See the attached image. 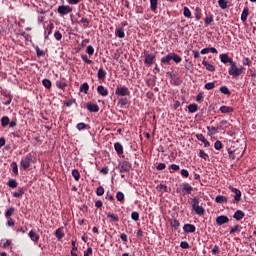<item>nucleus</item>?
Returning a JSON list of instances; mask_svg holds the SVG:
<instances>
[{"instance_id":"f257e3e1","label":"nucleus","mask_w":256,"mask_h":256,"mask_svg":"<svg viewBox=\"0 0 256 256\" xmlns=\"http://www.w3.org/2000/svg\"><path fill=\"white\" fill-rule=\"evenodd\" d=\"M171 61H174V63H181L183 59L181 58V56H179V54L171 52L168 53L166 56H163L160 60L161 65H170Z\"/></svg>"},{"instance_id":"f03ea898","label":"nucleus","mask_w":256,"mask_h":256,"mask_svg":"<svg viewBox=\"0 0 256 256\" xmlns=\"http://www.w3.org/2000/svg\"><path fill=\"white\" fill-rule=\"evenodd\" d=\"M243 71H245V68L243 66L238 67L237 62H233L230 64V67L228 68V73L231 77L234 79H237L240 75H243Z\"/></svg>"},{"instance_id":"7ed1b4c3","label":"nucleus","mask_w":256,"mask_h":256,"mask_svg":"<svg viewBox=\"0 0 256 256\" xmlns=\"http://www.w3.org/2000/svg\"><path fill=\"white\" fill-rule=\"evenodd\" d=\"M199 203H201L199 197L192 198V211H194L196 215H199V217H203V215H205V208L199 205Z\"/></svg>"},{"instance_id":"20e7f679","label":"nucleus","mask_w":256,"mask_h":256,"mask_svg":"<svg viewBox=\"0 0 256 256\" xmlns=\"http://www.w3.org/2000/svg\"><path fill=\"white\" fill-rule=\"evenodd\" d=\"M119 173H131L133 169V164L129 160L120 161L118 164Z\"/></svg>"},{"instance_id":"39448f33","label":"nucleus","mask_w":256,"mask_h":256,"mask_svg":"<svg viewBox=\"0 0 256 256\" xmlns=\"http://www.w3.org/2000/svg\"><path fill=\"white\" fill-rule=\"evenodd\" d=\"M115 95H117V97H129L131 95V91L127 86L120 85L116 87Z\"/></svg>"},{"instance_id":"423d86ee","label":"nucleus","mask_w":256,"mask_h":256,"mask_svg":"<svg viewBox=\"0 0 256 256\" xmlns=\"http://www.w3.org/2000/svg\"><path fill=\"white\" fill-rule=\"evenodd\" d=\"M33 162V154L28 153L22 160L20 161L21 167L24 169V171H27L29 167H31V163Z\"/></svg>"},{"instance_id":"0eeeda50","label":"nucleus","mask_w":256,"mask_h":256,"mask_svg":"<svg viewBox=\"0 0 256 256\" xmlns=\"http://www.w3.org/2000/svg\"><path fill=\"white\" fill-rule=\"evenodd\" d=\"M59 15H61L62 17H65V15H69V13L73 12V8H71V6L69 5H61L58 7L57 9Z\"/></svg>"},{"instance_id":"6e6552de","label":"nucleus","mask_w":256,"mask_h":256,"mask_svg":"<svg viewBox=\"0 0 256 256\" xmlns=\"http://www.w3.org/2000/svg\"><path fill=\"white\" fill-rule=\"evenodd\" d=\"M144 57V65H147L148 67H151V65L155 63V59H157L155 54H145Z\"/></svg>"},{"instance_id":"1a4fd4ad","label":"nucleus","mask_w":256,"mask_h":256,"mask_svg":"<svg viewBox=\"0 0 256 256\" xmlns=\"http://www.w3.org/2000/svg\"><path fill=\"white\" fill-rule=\"evenodd\" d=\"M181 190L183 195H191V193H193V186L187 182H184L181 184Z\"/></svg>"},{"instance_id":"9d476101","label":"nucleus","mask_w":256,"mask_h":256,"mask_svg":"<svg viewBox=\"0 0 256 256\" xmlns=\"http://www.w3.org/2000/svg\"><path fill=\"white\" fill-rule=\"evenodd\" d=\"M219 57L221 63H223L224 65H227V63L231 65L234 62L233 58L229 57V54H220Z\"/></svg>"},{"instance_id":"9b49d317","label":"nucleus","mask_w":256,"mask_h":256,"mask_svg":"<svg viewBox=\"0 0 256 256\" xmlns=\"http://www.w3.org/2000/svg\"><path fill=\"white\" fill-rule=\"evenodd\" d=\"M225 223H229V217L225 215L218 216L216 218V224L221 227V225H225Z\"/></svg>"},{"instance_id":"f8f14e48","label":"nucleus","mask_w":256,"mask_h":256,"mask_svg":"<svg viewBox=\"0 0 256 256\" xmlns=\"http://www.w3.org/2000/svg\"><path fill=\"white\" fill-rule=\"evenodd\" d=\"M230 190L232 193L235 194L234 201H236V203H239L241 201V190L233 187H230Z\"/></svg>"},{"instance_id":"ddd939ff","label":"nucleus","mask_w":256,"mask_h":256,"mask_svg":"<svg viewBox=\"0 0 256 256\" xmlns=\"http://www.w3.org/2000/svg\"><path fill=\"white\" fill-rule=\"evenodd\" d=\"M86 107L90 113H99V105L97 104L88 102Z\"/></svg>"},{"instance_id":"4468645a","label":"nucleus","mask_w":256,"mask_h":256,"mask_svg":"<svg viewBox=\"0 0 256 256\" xmlns=\"http://www.w3.org/2000/svg\"><path fill=\"white\" fill-rule=\"evenodd\" d=\"M183 230L185 233H195V231H197V227L193 224H185L183 226Z\"/></svg>"},{"instance_id":"2eb2a0df","label":"nucleus","mask_w":256,"mask_h":256,"mask_svg":"<svg viewBox=\"0 0 256 256\" xmlns=\"http://www.w3.org/2000/svg\"><path fill=\"white\" fill-rule=\"evenodd\" d=\"M97 93H99V95H101L102 97H107V95H109V90H107L105 86L99 85L97 87Z\"/></svg>"},{"instance_id":"dca6fc26","label":"nucleus","mask_w":256,"mask_h":256,"mask_svg":"<svg viewBox=\"0 0 256 256\" xmlns=\"http://www.w3.org/2000/svg\"><path fill=\"white\" fill-rule=\"evenodd\" d=\"M115 37L119 39H125V28L119 27L115 30Z\"/></svg>"},{"instance_id":"f3484780","label":"nucleus","mask_w":256,"mask_h":256,"mask_svg":"<svg viewBox=\"0 0 256 256\" xmlns=\"http://www.w3.org/2000/svg\"><path fill=\"white\" fill-rule=\"evenodd\" d=\"M28 237H30L31 241H33V243H38L39 239L41 238L37 233H35V231L31 230L28 233Z\"/></svg>"},{"instance_id":"a211bd4d","label":"nucleus","mask_w":256,"mask_h":256,"mask_svg":"<svg viewBox=\"0 0 256 256\" xmlns=\"http://www.w3.org/2000/svg\"><path fill=\"white\" fill-rule=\"evenodd\" d=\"M106 77H107V71H105V69H103V67H100L98 70L99 81H105Z\"/></svg>"},{"instance_id":"6ab92c4d","label":"nucleus","mask_w":256,"mask_h":256,"mask_svg":"<svg viewBox=\"0 0 256 256\" xmlns=\"http://www.w3.org/2000/svg\"><path fill=\"white\" fill-rule=\"evenodd\" d=\"M114 149H115L117 155H119V156L123 155V144L122 143L116 142L114 144Z\"/></svg>"},{"instance_id":"aec40b11","label":"nucleus","mask_w":256,"mask_h":256,"mask_svg":"<svg viewBox=\"0 0 256 256\" xmlns=\"http://www.w3.org/2000/svg\"><path fill=\"white\" fill-rule=\"evenodd\" d=\"M243 217H245V212H243V210H237L233 215V218L236 219V221H241Z\"/></svg>"},{"instance_id":"412c9836","label":"nucleus","mask_w":256,"mask_h":256,"mask_svg":"<svg viewBox=\"0 0 256 256\" xmlns=\"http://www.w3.org/2000/svg\"><path fill=\"white\" fill-rule=\"evenodd\" d=\"M202 65L204 67H206V70L210 71L211 73H213L215 71V66H213V64H209V62H207V60H205V58L202 61Z\"/></svg>"},{"instance_id":"4be33fe9","label":"nucleus","mask_w":256,"mask_h":256,"mask_svg":"<svg viewBox=\"0 0 256 256\" xmlns=\"http://www.w3.org/2000/svg\"><path fill=\"white\" fill-rule=\"evenodd\" d=\"M248 17H249V7H245L241 14V22L245 23Z\"/></svg>"},{"instance_id":"5701e85b","label":"nucleus","mask_w":256,"mask_h":256,"mask_svg":"<svg viewBox=\"0 0 256 256\" xmlns=\"http://www.w3.org/2000/svg\"><path fill=\"white\" fill-rule=\"evenodd\" d=\"M13 215H15V207H11L8 210L5 211L4 213V217L6 219H10L11 217H13Z\"/></svg>"},{"instance_id":"b1692460","label":"nucleus","mask_w":256,"mask_h":256,"mask_svg":"<svg viewBox=\"0 0 256 256\" xmlns=\"http://www.w3.org/2000/svg\"><path fill=\"white\" fill-rule=\"evenodd\" d=\"M53 29H55V25L53 23H50L47 25V28H46L47 34L44 36V39H49V35L53 33Z\"/></svg>"},{"instance_id":"393cba45","label":"nucleus","mask_w":256,"mask_h":256,"mask_svg":"<svg viewBox=\"0 0 256 256\" xmlns=\"http://www.w3.org/2000/svg\"><path fill=\"white\" fill-rule=\"evenodd\" d=\"M157 5H159V0H150V9L153 13L157 12Z\"/></svg>"},{"instance_id":"a878e982","label":"nucleus","mask_w":256,"mask_h":256,"mask_svg":"<svg viewBox=\"0 0 256 256\" xmlns=\"http://www.w3.org/2000/svg\"><path fill=\"white\" fill-rule=\"evenodd\" d=\"M12 195H13V197L21 199V197H23V195H25V189L24 188H18V191L14 192Z\"/></svg>"},{"instance_id":"bb28decb","label":"nucleus","mask_w":256,"mask_h":256,"mask_svg":"<svg viewBox=\"0 0 256 256\" xmlns=\"http://www.w3.org/2000/svg\"><path fill=\"white\" fill-rule=\"evenodd\" d=\"M234 109L231 106H221L220 107V112L227 114V113H233Z\"/></svg>"},{"instance_id":"cd10ccee","label":"nucleus","mask_w":256,"mask_h":256,"mask_svg":"<svg viewBox=\"0 0 256 256\" xmlns=\"http://www.w3.org/2000/svg\"><path fill=\"white\" fill-rule=\"evenodd\" d=\"M170 225H171L172 229H174V231H177L179 229V227H181V223L177 219H173L170 222Z\"/></svg>"},{"instance_id":"c85d7f7f","label":"nucleus","mask_w":256,"mask_h":256,"mask_svg":"<svg viewBox=\"0 0 256 256\" xmlns=\"http://www.w3.org/2000/svg\"><path fill=\"white\" fill-rule=\"evenodd\" d=\"M88 92H89V83L84 82V83L80 86V93H84L85 95H87Z\"/></svg>"},{"instance_id":"c756f323","label":"nucleus","mask_w":256,"mask_h":256,"mask_svg":"<svg viewBox=\"0 0 256 256\" xmlns=\"http://www.w3.org/2000/svg\"><path fill=\"white\" fill-rule=\"evenodd\" d=\"M189 113H197L199 111V106L196 103L188 105Z\"/></svg>"},{"instance_id":"7c9ffc66","label":"nucleus","mask_w":256,"mask_h":256,"mask_svg":"<svg viewBox=\"0 0 256 256\" xmlns=\"http://www.w3.org/2000/svg\"><path fill=\"white\" fill-rule=\"evenodd\" d=\"M107 218L111 219L114 223H119V215L113 214L111 212L107 213Z\"/></svg>"},{"instance_id":"2f4dec72","label":"nucleus","mask_w":256,"mask_h":256,"mask_svg":"<svg viewBox=\"0 0 256 256\" xmlns=\"http://www.w3.org/2000/svg\"><path fill=\"white\" fill-rule=\"evenodd\" d=\"M130 101L127 97L124 98H120L118 100V105H120V107H125L126 105H129Z\"/></svg>"},{"instance_id":"473e14b6","label":"nucleus","mask_w":256,"mask_h":256,"mask_svg":"<svg viewBox=\"0 0 256 256\" xmlns=\"http://www.w3.org/2000/svg\"><path fill=\"white\" fill-rule=\"evenodd\" d=\"M198 157L204 159V161H209V154L205 153V150H199Z\"/></svg>"},{"instance_id":"72a5a7b5","label":"nucleus","mask_w":256,"mask_h":256,"mask_svg":"<svg viewBox=\"0 0 256 256\" xmlns=\"http://www.w3.org/2000/svg\"><path fill=\"white\" fill-rule=\"evenodd\" d=\"M7 185H8V187H10V189H17V185H19V183L15 179H10L7 182Z\"/></svg>"},{"instance_id":"f704fd0d","label":"nucleus","mask_w":256,"mask_h":256,"mask_svg":"<svg viewBox=\"0 0 256 256\" xmlns=\"http://www.w3.org/2000/svg\"><path fill=\"white\" fill-rule=\"evenodd\" d=\"M223 130L222 126H218L217 128L215 126H207V131H209V133H218V131Z\"/></svg>"},{"instance_id":"c9c22d12","label":"nucleus","mask_w":256,"mask_h":256,"mask_svg":"<svg viewBox=\"0 0 256 256\" xmlns=\"http://www.w3.org/2000/svg\"><path fill=\"white\" fill-rule=\"evenodd\" d=\"M236 233H241V225L237 224L230 230V235H235Z\"/></svg>"},{"instance_id":"e433bc0d","label":"nucleus","mask_w":256,"mask_h":256,"mask_svg":"<svg viewBox=\"0 0 256 256\" xmlns=\"http://www.w3.org/2000/svg\"><path fill=\"white\" fill-rule=\"evenodd\" d=\"M42 85L46 88V89H51L52 87V83L51 80L45 78L42 80Z\"/></svg>"},{"instance_id":"4c0bfd02","label":"nucleus","mask_w":256,"mask_h":256,"mask_svg":"<svg viewBox=\"0 0 256 256\" xmlns=\"http://www.w3.org/2000/svg\"><path fill=\"white\" fill-rule=\"evenodd\" d=\"M89 127L88 124H85L84 122H80L76 125V129H78V131H83L85 129H87Z\"/></svg>"},{"instance_id":"58836bf2","label":"nucleus","mask_w":256,"mask_h":256,"mask_svg":"<svg viewBox=\"0 0 256 256\" xmlns=\"http://www.w3.org/2000/svg\"><path fill=\"white\" fill-rule=\"evenodd\" d=\"M183 15L186 19H191V10H189V7L185 6L183 8Z\"/></svg>"},{"instance_id":"ea45409f","label":"nucleus","mask_w":256,"mask_h":256,"mask_svg":"<svg viewBox=\"0 0 256 256\" xmlns=\"http://www.w3.org/2000/svg\"><path fill=\"white\" fill-rule=\"evenodd\" d=\"M72 177H74L75 181H79L81 179V174L79 173V170H72Z\"/></svg>"},{"instance_id":"a19ab883","label":"nucleus","mask_w":256,"mask_h":256,"mask_svg":"<svg viewBox=\"0 0 256 256\" xmlns=\"http://www.w3.org/2000/svg\"><path fill=\"white\" fill-rule=\"evenodd\" d=\"M11 167L14 175H19V166L17 165V162H12Z\"/></svg>"},{"instance_id":"79ce46f5","label":"nucleus","mask_w":256,"mask_h":256,"mask_svg":"<svg viewBox=\"0 0 256 256\" xmlns=\"http://www.w3.org/2000/svg\"><path fill=\"white\" fill-rule=\"evenodd\" d=\"M56 87H58V89L64 90L67 87V84L64 81L57 80Z\"/></svg>"},{"instance_id":"37998d69","label":"nucleus","mask_w":256,"mask_h":256,"mask_svg":"<svg viewBox=\"0 0 256 256\" xmlns=\"http://www.w3.org/2000/svg\"><path fill=\"white\" fill-rule=\"evenodd\" d=\"M220 92L223 93V95H227L228 97L231 95V91H229L227 86L220 87Z\"/></svg>"},{"instance_id":"c03bdc74","label":"nucleus","mask_w":256,"mask_h":256,"mask_svg":"<svg viewBox=\"0 0 256 256\" xmlns=\"http://www.w3.org/2000/svg\"><path fill=\"white\" fill-rule=\"evenodd\" d=\"M81 59L84 63H86L87 65H91L93 63V60L89 59L87 57V54H82L81 55Z\"/></svg>"},{"instance_id":"a18cd8bd","label":"nucleus","mask_w":256,"mask_h":256,"mask_svg":"<svg viewBox=\"0 0 256 256\" xmlns=\"http://www.w3.org/2000/svg\"><path fill=\"white\" fill-rule=\"evenodd\" d=\"M96 195H98V197H103V195H105V188H103V186H99L96 189Z\"/></svg>"},{"instance_id":"49530a36","label":"nucleus","mask_w":256,"mask_h":256,"mask_svg":"<svg viewBox=\"0 0 256 256\" xmlns=\"http://www.w3.org/2000/svg\"><path fill=\"white\" fill-rule=\"evenodd\" d=\"M9 122H10V120H9L8 116H3L1 118V125H2V127H7V125H9Z\"/></svg>"},{"instance_id":"de8ad7c7","label":"nucleus","mask_w":256,"mask_h":256,"mask_svg":"<svg viewBox=\"0 0 256 256\" xmlns=\"http://www.w3.org/2000/svg\"><path fill=\"white\" fill-rule=\"evenodd\" d=\"M216 203H227V197L223 195L216 196Z\"/></svg>"},{"instance_id":"09e8293b","label":"nucleus","mask_w":256,"mask_h":256,"mask_svg":"<svg viewBox=\"0 0 256 256\" xmlns=\"http://www.w3.org/2000/svg\"><path fill=\"white\" fill-rule=\"evenodd\" d=\"M116 199L120 203H123V201H125V194H123V192H117Z\"/></svg>"},{"instance_id":"8fccbe9b","label":"nucleus","mask_w":256,"mask_h":256,"mask_svg":"<svg viewBox=\"0 0 256 256\" xmlns=\"http://www.w3.org/2000/svg\"><path fill=\"white\" fill-rule=\"evenodd\" d=\"M55 236L57 237V239H63L65 237V233L61 231V228H58L55 231Z\"/></svg>"},{"instance_id":"3c124183","label":"nucleus","mask_w":256,"mask_h":256,"mask_svg":"<svg viewBox=\"0 0 256 256\" xmlns=\"http://www.w3.org/2000/svg\"><path fill=\"white\" fill-rule=\"evenodd\" d=\"M218 5L223 10L227 9L228 2L227 0H218Z\"/></svg>"},{"instance_id":"603ef678","label":"nucleus","mask_w":256,"mask_h":256,"mask_svg":"<svg viewBox=\"0 0 256 256\" xmlns=\"http://www.w3.org/2000/svg\"><path fill=\"white\" fill-rule=\"evenodd\" d=\"M204 88L207 91H211L212 89H215V82H208V83H206Z\"/></svg>"},{"instance_id":"864d4df0","label":"nucleus","mask_w":256,"mask_h":256,"mask_svg":"<svg viewBox=\"0 0 256 256\" xmlns=\"http://www.w3.org/2000/svg\"><path fill=\"white\" fill-rule=\"evenodd\" d=\"M86 53L89 55V57H92V55L95 54V48H93L92 45H89L86 49Z\"/></svg>"},{"instance_id":"5fc2aeb1","label":"nucleus","mask_w":256,"mask_h":256,"mask_svg":"<svg viewBox=\"0 0 256 256\" xmlns=\"http://www.w3.org/2000/svg\"><path fill=\"white\" fill-rule=\"evenodd\" d=\"M214 149H216V151H221V149H223V143H221V141L217 140L214 143Z\"/></svg>"},{"instance_id":"6e6d98bb","label":"nucleus","mask_w":256,"mask_h":256,"mask_svg":"<svg viewBox=\"0 0 256 256\" xmlns=\"http://www.w3.org/2000/svg\"><path fill=\"white\" fill-rule=\"evenodd\" d=\"M36 54H37V57H45V51L41 50L39 46H36Z\"/></svg>"},{"instance_id":"4d7b16f0","label":"nucleus","mask_w":256,"mask_h":256,"mask_svg":"<svg viewBox=\"0 0 256 256\" xmlns=\"http://www.w3.org/2000/svg\"><path fill=\"white\" fill-rule=\"evenodd\" d=\"M131 219L133 221H139V212H137V211L132 212L131 213Z\"/></svg>"},{"instance_id":"13d9d810","label":"nucleus","mask_w":256,"mask_h":256,"mask_svg":"<svg viewBox=\"0 0 256 256\" xmlns=\"http://www.w3.org/2000/svg\"><path fill=\"white\" fill-rule=\"evenodd\" d=\"M180 175L184 178V179H187V177H189V170L187 169H182L180 171Z\"/></svg>"},{"instance_id":"bf43d9fd","label":"nucleus","mask_w":256,"mask_h":256,"mask_svg":"<svg viewBox=\"0 0 256 256\" xmlns=\"http://www.w3.org/2000/svg\"><path fill=\"white\" fill-rule=\"evenodd\" d=\"M7 219V227H15V220L13 218H6Z\"/></svg>"},{"instance_id":"052dcab7","label":"nucleus","mask_w":256,"mask_h":256,"mask_svg":"<svg viewBox=\"0 0 256 256\" xmlns=\"http://www.w3.org/2000/svg\"><path fill=\"white\" fill-rule=\"evenodd\" d=\"M54 37H55L56 41H61L63 39V34H61V32H59V31H56L54 33Z\"/></svg>"},{"instance_id":"680f3d73","label":"nucleus","mask_w":256,"mask_h":256,"mask_svg":"<svg viewBox=\"0 0 256 256\" xmlns=\"http://www.w3.org/2000/svg\"><path fill=\"white\" fill-rule=\"evenodd\" d=\"M251 59L249 58H244L243 61H242V64L246 67H251Z\"/></svg>"},{"instance_id":"e2e57ef3","label":"nucleus","mask_w":256,"mask_h":256,"mask_svg":"<svg viewBox=\"0 0 256 256\" xmlns=\"http://www.w3.org/2000/svg\"><path fill=\"white\" fill-rule=\"evenodd\" d=\"M26 231H28L27 226H21L18 229H16V233H22L23 235Z\"/></svg>"},{"instance_id":"0e129e2a","label":"nucleus","mask_w":256,"mask_h":256,"mask_svg":"<svg viewBox=\"0 0 256 256\" xmlns=\"http://www.w3.org/2000/svg\"><path fill=\"white\" fill-rule=\"evenodd\" d=\"M204 22L205 25H211V23H213V15H211L210 17H206Z\"/></svg>"},{"instance_id":"69168bd1","label":"nucleus","mask_w":256,"mask_h":256,"mask_svg":"<svg viewBox=\"0 0 256 256\" xmlns=\"http://www.w3.org/2000/svg\"><path fill=\"white\" fill-rule=\"evenodd\" d=\"M180 247H181V249H189V242H187V241H182L181 243H180Z\"/></svg>"},{"instance_id":"338daca9","label":"nucleus","mask_w":256,"mask_h":256,"mask_svg":"<svg viewBox=\"0 0 256 256\" xmlns=\"http://www.w3.org/2000/svg\"><path fill=\"white\" fill-rule=\"evenodd\" d=\"M10 128L13 129L14 127H17V118L12 119L9 122Z\"/></svg>"},{"instance_id":"774afa93","label":"nucleus","mask_w":256,"mask_h":256,"mask_svg":"<svg viewBox=\"0 0 256 256\" xmlns=\"http://www.w3.org/2000/svg\"><path fill=\"white\" fill-rule=\"evenodd\" d=\"M169 169H172V171H179L181 169V167L177 164H171L169 166Z\"/></svg>"}]
</instances>
